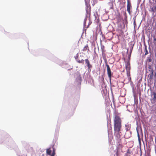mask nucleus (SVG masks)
Here are the masks:
<instances>
[{
	"mask_svg": "<svg viewBox=\"0 0 156 156\" xmlns=\"http://www.w3.org/2000/svg\"><path fill=\"white\" fill-rule=\"evenodd\" d=\"M121 119L117 113L115 114L113 117V125L114 129V135L116 140L118 142L121 140V136L122 133L121 132L122 128Z\"/></svg>",
	"mask_w": 156,
	"mask_h": 156,
	"instance_id": "1",
	"label": "nucleus"
},
{
	"mask_svg": "<svg viewBox=\"0 0 156 156\" xmlns=\"http://www.w3.org/2000/svg\"><path fill=\"white\" fill-rule=\"evenodd\" d=\"M106 66L107 67V74L108 78L110 80H111L112 74L111 72V70L110 67L107 63L106 64Z\"/></svg>",
	"mask_w": 156,
	"mask_h": 156,
	"instance_id": "2",
	"label": "nucleus"
},
{
	"mask_svg": "<svg viewBox=\"0 0 156 156\" xmlns=\"http://www.w3.org/2000/svg\"><path fill=\"white\" fill-rule=\"evenodd\" d=\"M132 7L131 5L129 0H127V10L129 14H131L130 9Z\"/></svg>",
	"mask_w": 156,
	"mask_h": 156,
	"instance_id": "3",
	"label": "nucleus"
},
{
	"mask_svg": "<svg viewBox=\"0 0 156 156\" xmlns=\"http://www.w3.org/2000/svg\"><path fill=\"white\" fill-rule=\"evenodd\" d=\"M126 70L127 73L128 74L130 73V66L129 62V61L126 62Z\"/></svg>",
	"mask_w": 156,
	"mask_h": 156,
	"instance_id": "4",
	"label": "nucleus"
},
{
	"mask_svg": "<svg viewBox=\"0 0 156 156\" xmlns=\"http://www.w3.org/2000/svg\"><path fill=\"white\" fill-rule=\"evenodd\" d=\"M85 61L86 64V65L88 67V70L91 69L92 67V65L90 64L89 61L88 59H86L85 60Z\"/></svg>",
	"mask_w": 156,
	"mask_h": 156,
	"instance_id": "5",
	"label": "nucleus"
},
{
	"mask_svg": "<svg viewBox=\"0 0 156 156\" xmlns=\"http://www.w3.org/2000/svg\"><path fill=\"white\" fill-rule=\"evenodd\" d=\"M113 1H111L108 3V5L111 9H113Z\"/></svg>",
	"mask_w": 156,
	"mask_h": 156,
	"instance_id": "6",
	"label": "nucleus"
},
{
	"mask_svg": "<svg viewBox=\"0 0 156 156\" xmlns=\"http://www.w3.org/2000/svg\"><path fill=\"white\" fill-rule=\"evenodd\" d=\"M125 127L126 128V130L127 131H129L130 130L131 128V126L130 125L128 124V125H125Z\"/></svg>",
	"mask_w": 156,
	"mask_h": 156,
	"instance_id": "7",
	"label": "nucleus"
},
{
	"mask_svg": "<svg viewBox=\"0 0 156 156\" xmlns=\"http://www.w3.org/2000/svg\"><path fill=\"white\" fill-rule=\"evenodd\" d=\"M51 151L50 149V148H49L48 149H47L46 154H47L50 155H51Z\"/></svg>",
	"mask_w": 156,
	"mask_h": 156,
	"instance_id": "8",
	"label": "nucleus"
},
{
	"mask_svg": "<svg viewBox=\"0 0 156 156\" xmlns=\"http://www.w3.org/2000/svg\"><path fill=\"white\" fill-rule=\"evenodd\" d=\"M86 11L87 14H90V6L87 7Z\"/></svg>",
	"mask_w": 156,
	"mask_h": 156,
	"instance_id": "9",
	"label": "nucleus"
},
{
	"mask_svg": "<svg viewBox=\"0 0 156 156\" xmlns=\"http://www.w3.org/2000/svg\"><path fill=\"white\" fill-rule=\"evenodd\" d=\"M88 47L87 44L83 48V51H86L87 49L89 50V49H88Z\"/></svg>",
	"mask_w": 156,
	"mask_h": 156,
	"instance_id": "10",
	"label": "nucleus"
},
{
	"mask_svg": "<svg viewBox=\"0 0 156 156\" xmlns=\"http://www.w3.org/2000/svg\"><path fill=\"white\" fill-rule=\"evenodd\" d=\"M153 95H154V97L153 98V100L154 101L156 100V93L155 92H153Z\"/></svg>",
	"mask_w": 156,
	"mask_h": 156,
	"instance_id": "11",
	"label": "nucleus"
},
{
	"mask_svg": "<svg viewBox=\"0 0 156 156\" xmlns=\"http://www.w3.org/2000/svg\"><path fill=\"white\" fill-rule=\"evenodd\" d=\"M55 149L53 148L52 153L51 154V155H50L51 156H55Z\"/></svg>",
	"mask_w": 156,
	"mask_h": 156,
	"instance_id": "12",
	"label": "nucleus"
},
{
	"mask_svg": "<svg viewBox=\"0 0 156 156\" xmlns=\"http://www.w3.org/2000/svg\"><path fill=\"white\" fill-rule=\"evenodd\" d=\"M78 62L79 63H82V64H83L84 63V60L83 59H82L80 60H79L78 61Z\"/></svg>",
	"mask_w": 156,
	"mask_h": 156,
	"instance_id": "13",
	"label": "nucleus"
},
{
	"mask_svg": "<svg viewBox=\"0 0 156 156\" xmlns=\"http://www.w3.org/2000/svg\"><path fill=\"white\" fill-rule=\"evenodd\" d=\"M153 70L152 69L151 70V73L150 76V79H152L153 78Z\"/></svg>",
	"mask_w": 156,
	"mask_h": 156,
	"instance_id": "14",
	"label": "nucleus"
},
{
	"mask_svg": "<svg viewBox=\"0 0 156 156\" xmlns=\"http://www.w3.org/2000/svg\"><path fill=\"white\" fill-rule=\"evenodd\" d=\"M147 61L148 62H151L152 61V59L150 57H148L147 58Z\"/></svg>",
	"mask_w": 156,
	"mask_h": 156,
	"instance_id": "15",
	"label": "nucleus"
},
{
	"mask_svg": "<svg viewBox=\"0 0 156 156\" xmlns=\"http://www.w3.org/2000/svg\"><path fill=\"white\" fill-rule=\"evenodd\" d=\"M145 55H146L148 54V52L147 50V49L146 47L145 48Z\"/></svg>",
	"mask_w": 156,
	"mask_h": 156,
	"instance_id": "16",
	"label": "nucleus"
},
{
	"mask_svg": "<svg viewBox=\"0 0 156 156\" xmlns=\"http://www.w3.org/2000/svg\"><path fill=\"white\" fill-rule=\"evenodd\" d=\"M79 56L78 53H77L76 55L75 56L74 58L76 59H77Z\"/></svg>",
	"mask_w": 156,
	"mask_h": 156,
	"instance_id": "17",
	"label": "nucleus"
},
{
	"mask_svg": "<svg viewBox=\"0 0 156 156\" xmlns=\"http://www.w3.org/2000/svg\"><path fill=\"white\" fill-rule=\"evenodd\" d=\"M151 12H155V10H154V8H153L152 7V8H151Z\"/></svg>",
	"mask_w": 156,
	"mask_h": 156,
	"instance_id": "18",
	"label": "nucleus"
},
{
	"mask_svg": "<svg viewBox=\"0 0 156 156\" xmlns=\"http://www.w3.org/2000/svg\"><path fill=\"white\" fill-rule=\"evenodd\" d=\"M148 68L149 69H151V65H149L148 66Z\"/></svg>",
	"mask_w": 156,
	"mask_h": 156,
	"instance_id": "19",
	"label": "nucleus"
},
{
	"mask_svg": "<svg viewBox=\"0 0 156 156\" xmlns=\"http://www.w3.org/2000/svg\"><path fill=\"white\" fill-rule=\"evenodd\" d=\"M153 41L154 42V41H156V37H154L153 38Z\"/></svg>",
	"mask_w": 156,
	"mask_h": 156,
	"instance_id": "20",
	"label": "nucleus"
},
{
	"mask_svg": "<svg viewBox=\"0 0 156 156\" xmlns=\"http://www.w3.org/2000/svg\"><path fill=\"white\" fill-rule=\"evenodd\" d=\"M133 48V47L130 50V54L132 52Z\"/></svg>",
	"mask_w": 156,
	"mask_h": 156,
	"instance_id": "21",
	"label": "nucleus"
},
{
	"mask_svg": "<svg viewBox=\"0 0 156 156\" xmlns=\"http://www.w3.org/2000/svg\"><path fill=\"white\" fill-rule=\"evenodd\" d=\"M85 24H86V20H84V26H85Z\"/></svg>",
	"mask_w": 156,
	"mask_h": 156,
	"instance_id": "22",
	"label": "nucleus"
},
{
	"mask_svg": "<svg viewBox=\"0 0 156 156\" xmlns=\"http://www.w3.org/2000/svg\"><path fill=\"white\" fill-rule=\"evenodd\" d=\"M154 10L156 11V5L154 6Z\"/></svg>",
	"mask_w": 156,
	"mask_h": 156,
	"instance_id": "23",
	"label": "nucleus"
},
{
	"mask_svg": "<svg viewBox=\"0 0 156 156\" xmlns=\"http://www.w3.org/2000/svg\"><path fill=\"white\" fill-rule=\"evenodd\" d=\"M116 155L117 156H118V151H117V152H116Z\"/></svg>",
	"mask_w": 156,
	"mask_h": 156,
	"instance_id": "24",
	"label": "nucleus"
},
{
	"mask_svg": "<svg viewBox=\"0 0 156 156\" xmlns=\"http://www.w3.org/2000/svg\"><path fill=\"white\" fill-rule=\"evenodd\" d=\"M138 139H139V140L140 141V137H139V134L138 135Z\"/></svg>",
	"mask_w": 156,
	"mask_h": 156,
	"instance_id": "25",
	"label": "nucleus"
},
{
	"mask_svg": "<svg viewBox=\"0 0 156 156\" xmlns=\"http://www.w3.org/2000/svg\"><path fill=\"white\" fill-rule=\"evenodd\" d=\"M124 15H126V12H125V13H124Z\"/></svg>",
	"mask_w": 156,
	"mask_h": 156,
	"instance_id": "26",
	"label": "nucleus"
},
{
	"mask_svg": "<svg viewBox=\"0 0 156 156\" xmlns=\"http://www.w3.org/2000/svg\"><path fill=\"white\" fill-rule=\"evenodd\" d=\"M88 26H87V28H88Z\"/></svg>",
	"mask_w": 156,
	"mask_h": 156,
	"instance_id": "27",
	"label": "nucleus"
},
{
	"mask_svg": "<svg viewBox=\"0 0 156 156\" xmlns=\"http://www.w3.org/2000/svg\"><path fill=\"white\" fill-rule=\"evenodd\" d=\"M85 0V1H86V0Z\"/></svg>",
	"mask_w": 156,
	"mask_h": 156,
	"instance_id": "28",
	"label": "nucleus"
}]
</instances>
